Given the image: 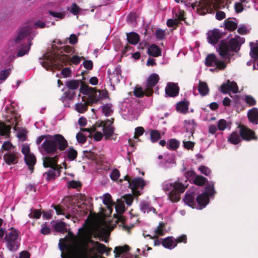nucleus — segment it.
Returning <instances> with one entry per match:
<instances>
[{
	"instance_id": "1",
	"label": "nucleus",
	"mask_w": 258,
	"mask_h": 258,
	"mask_svg": "<svg viewBox=\"0 0 258 258\" xmlns=\"http://www.w3.org/2000/svg\"><path fill=\"white\" fill-rule=\"evenodd\" d=\"M43 58H40V63L46 70H60L64 65H67L69 61L77 65L81 61L78 55H74L71 59L69 55L54 53L52 55L44 54Z\"/></svg>"
},
{
	"instance_id": "2",
	"label": "nucleus",
	"mask_w": 258,
	"mask_h": 258,
	"mask_svg": "<svg viewBox=\"0 0 258 258\" xmlns=\"http://www.w3.org/2000/svg\"><path fill=\"white\" fill-rule=\"evenodd\" d=\"M68 147V141L60 134L49 136V138L45 140L41 145L44 151L49 155L57 153V150L64 151Z\"/></svg>"
},
{
	"instance_id": "3",
	"label": "nucleus",
	"mask_w": 258,
	"mask_h": 258,
	"mask_svg": "<svg viewBox=\"0 0 258 258\" xmlns=\"http://www.w3.org/2000/svg\"><path fill=\"white\" fill-rule=\"evenodd\" d=\"M186 187L182 183L175 181L173 183H167L163 186V190L169 191L168 198L173 203L178 202L180 199V194L183 193Z\"/></svg>"
},
{
	"instance_id": "4",
	"label": "nucleus",
	"mask_w": 258,
	"mask_h": 258,
	"mask_svg": "<svg viewBox=\"0 0 258 258\" xmlns=\"http://www.w3.org/2000/svg\"><path fill=\"white\" fill-rule=\"evenodd\" d=\"M240 48V44L237 39L231 38L229 41L224 39L218 45V52L223 58H226L229 51L237 52Z\"/></svg>"
},
{
	"instance_id": "5",
	"label": "nucleus",
	"mask_w": 258,
	"mask_h": 258,
	"mask_svg": "<svg viewBox=\"0 0 258 258\" xmlns=\"http://www.w3.org/2000/svg\"><path fill=\"white\" fill-rule=\"evenodd\" d=\"M20 232L19 230L11 229V230L6 233L5 240L6 242V247L10 251L17 250L19 246L20 242L19 240V235Z\"/></svg>"
},
{
	"instance_id": "6",
	"label": "nucleus",
	"mask_w": 258,
	"mask_h": 258,
	"mask_svg": "<svg viewBox=\"0 0 258 258\" xmlns=\"http://www.w3.org/2000/svg\"><path fill=\"white\" fill-rule=\"evenodd\" d=\"M79 232L81 231L83 232L82 238L84 241V246L83 248V256H80L77 255L75 252L73 251H68L67 253H61V257L62 258H88V245L89 243V236L91 235V233L87 232L82 228H80Z\"/></svg>"
},
{
	"instance_id": "7",
	"label": "nucleus",
	"mask_w": 258,
	"mask_h": 258,
	"mask_svg": "<svg viewBox=\"0 0 258 258\" xmlns=\"http://www.w3.org/2000/svg\"><path fill=\"white\" fill-rule=\"evenodd\" d=\"M80 92L82 94L88 96L87 101L89 104L91 105L97 103L100 99L99 95L97 94L98 90L96 88L91 87L84 83L81 84Z\"/></svg>"
},
{
	"instance_id": "8",
	"label": "nucleus",
	"mask_w": 258,
	"mask_h": 258,
	"mask_svg": "<svg viewBox=\"0 0 258 258\" xmlns=\"http://www.w3.org/2000/svg\"><path fill=\"white\" fill-rule=\"evenodd\" d=\"M6 122L9 123V124L7 125L5 122H0V135L1 136H9L10 134L12 125H15L14 129L15 131L17 130V126L19 122V117L14 113L11 118L6 119Z\"/></svg>"
},
{
	"instance_id": "9",
	"label": "nucleus",
	"mask_w": 258,
	"mask_h": 258,
	"mask_svg": "<svg viewBox=\"0 0 258 258\" xmlns=\"http://www.w3.org/2000/svg\"><path fill=\"white\" fill-rule=\"evenodd\" d=\"M160 78L158 74L152 73L148 78L146 82V96L150 97L154 93L153 88L157 84Z\"/></svg>"
},
{
	"instance_id": "10",
	"label": "nucleus",
	"mask_w": 258,
	"mask_h": 258,
	"mask_svg": "<svg viewBox=\"0 0 258 258\" xmlns=\"http://www.w3.org/2000/svg\"><path fill=\"white\" fill-rule=\"evenodd\" d=\"M145 185V182L144 179L141 177H138L132 179L128 187L132 190L133 194L136 197H138L141 195V192L138 189L139 188L143 189Z\"/></svg>"
},
{
	"instance_id": "11",
	"label": "nucleus",
	"mask_w": 258,
	"mask_h": 258,
	"mask_svg": "<svg viewBox=\"0 0 258 258\" xmlns=\"http://www.w3.org/2000/svg\"><path fill=\"white\" fill-rule=\"evenodd\" d=\"M239 134L242 139L246 141H256L258 139L254 131L244 125L240 126Z\"/></svg>"
},
{
	"instance_id": "12",
	"label": "nucleus",
	"mask_w": 258,
	"mask_h": 258,
	"mask_svg": "<svg viewBox=\"0 0 258 258\" xmlns=\"http://www.w3.org/2000/svg\"><path fill=\"white\" fill-rule=\"evenodd\" d=\"M58 156L56 155L53 157L45 156L43 157V166L45 168L61 169L60 165L57 164Z\"/></svg>"
},
{
	"instance_id": "13",
	"label": "nucleus",
	"mask_w": 258,
	"mask_h": 258,
	"mask_svg": "<svg viewBox=\"0 0 258 258\" xmlns=\"http://www.w3.org/2000/svg\"><path fill=\"white\" fill-rule=\"evenodd\" d=\"M166 94L169 97H174L179 94V88L174 83H168L165 89Z\"/></svg>"
},
{
	"instance_id": "14",
	"label": "nucleus",
	"mask_w": 258,
	"mask_h": 258,
	"mask_svg": "<svg viewBox=\"0 0 258 258\" xmlns=\"http://www.w3.org/2000/svg\"><path fill=\"white\" fill-rule=\"evenodd\" d=\"M222 36V33L218 29H214L208 33L207 39L209 43L212 44L217 43Z\"/></svg>"
},
{
	"instance_id": "15",
	"label": "nucleus",
	"mask_w": 258,
	"mask_h": 258,
	"mask_svg": "<svg viewBox=\"0 0 258 258\" xmlns=\"http://www.w3.org/2000/svg\"><path fill=\"white\" fill-rule=\"evenodd\" d=\"M60 169H61L57 168H50L47 172L43 173V176L45 178L47 181L54 180L56 176V173L58 176H59Z\"/></svg>"
},
{
	"instance_id": "16",
	"label": "nucleus",
	"mask_w": 258,
	"mask_h": 258,
	"mask_svg": "<svg viewBox=\"0 0 258 258\" xmlns=\"http://www.w3.org/2000/svg\"><path fill=\"white\" fill-rule=\"evenodd\" d=\"M100 125L103 126V134L106 140H108L112 136L114 132V128L111 124L107 125L104 122L102 121Z\"/></svg>"
},
{
	"instance_id": "17",
	"label": "nucleus",
	"mask_w": 258,
	"mask_h": 258,
	"mask_svg": "<svg viewBox=\"0 0 258 258\" xmlns=\"http://www.w3.org/2000/svg\"><path fill=\"white\" fill-rule=\"evenodd\" d=\"M247 117L250 122L253 124H258V109L253 107L247 112Z\"/></svg>"
},
{
	"instance_id": "18",
	"label": "nucleus",
	"mask_w": 258,
	"mask_h": 258,
	"mask_svg": "<svg viewBox=\"0 0 258 258\" xmlns=\"http://www.w3.org/2000/svg\"><path fill=\"white\" fill-rule=\"evenodd\" d=\"M213 2L211 0H203L202 2L199 3V9L203 11L204 14L207 13H211L212 11V6Z\"/></svg>"
},
{
	"instance_id": "19",
	"label": "nucleus",
	"mask_w": 258,
	"mask_h": 258,
	"mask_svg": "<svg viewBox=\"0 0 258 258\" xmlns=\"http://www.w3.org/2000/svg\"><path fill=\"white\" fill-rule=\"evenodd\" d=\"M4 160L8 165L16 164L18 162V158L14 153L9 152L4 155Z\"/></svg>"
},
{
	"instance_id": "20",
	"label": "nucleus",
	"mask_w": 258,
	"mask_h": 258,
	"mask_svg": "<svg viewBox=\"0 0 258 258\" xmlns=\"http://www.w3.org/2000/svg\"><path fill=\"white\" fill-rule=\"evenodd\" d=\"M30 34V29L25 27L22 28L19 31L17 36L14 39L15 43L18 44L25 37Z\"/></svg>"
},
{
	"instance_id": "21",
	"label": "nucleus",
	"mask_w": 258,
	"mask_h": 258,
	"mask_svg": "<svg viewBox=\"0 0 258 258\" xmlns=\"http://www.w3.org/2000/svg\"><path fill=\"white\" fill-rule=\"evenodd\" d=\"M162 245L166 248L172 249L176 246L175 238L172 236H168L162 239Z\"/></svg>"
},
{
	"instance_id": "22",
	"label": "nucleus",
	"mask_w": 258,
	"mask_h": 258,
	"mask_svg": "<svg viewBox=\"0 0 258 258\" xmlns=\"http://www.w3.org/2000/svg\"><path fill=\"white\" fill-rule=\"evenodd\" d=\"M196 201L198 205L200 206V209H202V208H205L208 204L209 202V198L207 194L202 193L197 196Z\"/></svg>"
},
{
	"instance_id": "23",
	"label": "nucleus",
	"mask_w": 258,
	"mask_h": 258,
	"mask_svg": "<svg viewBox=\"0 0 258 258\" xmlns=\"http://www.w3.org/2000/svg\"><path fill=\"white\" fill-rule=\"evenodd\" d=\"M24 161L31 173L33 172L34 166L36 162V157L33 154L27 155L24 157Z\"/></svg>"
},
{
	"instance_id": "24",
	"label": "nucleus",
	"mask_w": 258,
	"mask_h": 258,
	"mask_svg": "<svg viewBox=\"0 0 258 258\" xmlns=\"http://www.w3.org/2000/svg\"><path fill=\"white\" fill-rule=\"evenodd\" d=\"M126 38L127 42L132 45L138 44L140 39L139 35L134 32L126 33Z\"/></svg>"
},
{
	"instance_id": "25",
	"label": "nucleus",
	"mask_w": 258,
	"mask_h": 258,
	"mask_svg": "<svg viewBox=\"0 0 258 258\" xmlns=\"http://www.w3.org/2000/svg\"><path fill=\"white\" fill-rule=\"evenodd\" d=\"M148 53L150 56L158 57L161 55V49L156 44H153L148 48Z\"/></svg>"
},
{
	"instance_id": "26",
	"label": "nucleus",
	"mask_w": 258,
	"mask_h": 258,
	"mask_svg": "<svg viewBox=\"0 0 258 258\" xmlns=\"http://www.w3.org/2000/svg\"><path fill=\"white\" fill-rule=\"evenodd\" d=\"M64 154L69 161H74L77 157L78 152L71 147L64 151Z\"/></svg>"
},
{
	"instance_id": "27",
	"label": "nucleus",
	"mask_w": 258,
	"mask_h": 258,
	"mask_svg": "<svg viewBox=\"0 0 258 258\" xmlns=\"http://www.w3.org/2000/svg\"><path fill=\"white\" fill-rule=\"evenodd\" d=\"M189 102L187 101H182L176 104V108L180 113L185 114L188 109Z\"/></svg>"
},
{
	"instance_id": "28",
	"label": "nucleus",
	"mask_w": 258,
	"mask_h": 258,
	"mask_svg": "<svg viewBox=\"0 0 258 258\" xmlns=\"http://www.w3.org/2000/svg\"><path fill=\"white\" fill-rule=\"evenodd\" d=\"M198 91L203 96L208 95L209 93V88L207 84L205 82L200 81L198 85Z\"/></svg>"
},
{
	"instance_id": "29",
	"label": "nucleus",
	"mask_w": 258,
	"mask_h": 258,
	"mask_svg": "<svg viewBox=\"0 0 258 258\" xmlns=\"http://www.w3.org/2000/svg\"><path fill=\"white\" fill-rule=\"evenodd\" d=\"M140 209L144 213H149L152 211L154 213H157L156 209L152 207L149 203L145 201L142 202L140 204Z\"/></svg>"
},
{
	"instance_id": "30",
	"label": "nucleus",
	"mask_w": 258,
	"mask_h": 258,
	"mask_svg": "<svg viewBox=\"0 0 258 258\" xmlns=\"http://www.w3.org/2000/svg\"><path fill=\"white\" fill-rule=\"evenodd\" d=\"M240 134L236 132H232L228 138V141L233 145H237L241 142Z\"/></svg>"
},
{
	"instance_id": "31",
	"label": "nucleus",
	"mask_w": 258,
	"mask_h": 258,
	"mask_svg": "<svg viewBox=\"0 0 258 258\" xmlns=\"http://www.w3.org/2000/svg\"><path fill=\"white\" fill-rule=\"evenodd\" d=\"M218 58L216 56L213 54H209L205 59V65L207 67H213L215 66Z\"/></svg>"
},
{
	"instance_id": "32",
	"label": "nucleus",
	"mask_w": 258,
	"mask_h": 258,
	"mask_svg": "<svg viewBox=\"0 0 258 258\" xmlns=\"http://www.w3.org/2000/svg\"><path fill=\"white\" fill-rule=\"evenodd\" d=\"M197 124L194 120H188L184 121V127L187 132H189L192 135L195 132Z\"/></svg>"
},
{
	"instance_id": "33",
	"label": "nucleus",
	"mask_w": 258,
	"mask_h": 258,
	"mask_svg": "<svg viewBox=\"0 0 258 258\" xmlns=\"http://www.w3.org/2000/svg\"><path fill=\"white\" fill-rule=\"evenodd\" d=\"M125 221L126 218L124 216L122 215L117 216V221L123 224V229L129 233L130 230L134 227L135 225L134 224H131L130 225L125 224Z\"/></svg>"
},
{
	"instance_id": "34",
	"label": "nucleus",
	"mask_w": 258,
	"mask_h": 258,
	"mask_svg": "<svg viewBox=\"0 0 258 258\" xmlns=\"http://www.w3.org/2000/svg\"><path fill=\"white\" fill-rule=\"evenodd\" d=\"M224 26L225 29L229 31H233L237 29V23L230 19H227L224 21Z\"/></svg>"
},
{
	"instance_id": "35",
	"label": "nucleus",
	"mask_w": 258,
	"mask_h": 258,
	"mask_svg": "<svg viewBox=\"0 0 258 258\" xmlns=\"http://www.w3.org/2000/svg\"><path fill=\"white\" fill-rule=\"evenodd\" d=\"M183 201L188 206L192 208L194 207V206L195 205V197L192 193L188 194L187 192H186Z\"/></svg>"
},
{
	"instance_id": "36",
	"label": "nucleus",
	"mask_w": 258,
	"mask_h": 258,
	"mask_svg": "<svg viewBox=\"0 0 258 258\" xmlns=\"http://www.w3.org/2000/svg\"><path fill=\"white\" fill-rule=\"evenodd\" d=\"M106 250V246L103 243H98L95 246H94L92 248L90 249V252H94L96 251L99 254H102L105 253Z\"/></svg>"
},
{
	"instance_id": "37",
	"label": "nucleus",
	"mask_w": 258,
	"mask_h": 258,
	"mask_svg": "<svg viewBox=\"0 0 258 258\" xmlns=\"http://www.w3.org/2000/svg\"><path fill=\"white\" fill-rule=\"evenodd\" d=\"M103 203L104 205H106L107 209L110 210V211H112L114 203L112 201L111 196L109 194H105L104 195Z\"/></svg>"
},
{
	"instance_id": "38",
	"label": "nucleus",
	"mask_w": 258,
	"mask_h": 258,
	"mask_svg": "<svg viewBox=\"0 0 258 258\" xmlns=\"http://www.w3.org/2000/svg\"><path fill=\"white\" fill-rule=\"evenodd\" d=\"M130 247L128 245L116 246L114 248V252L115 253V257H119L121 254L128 251Z\"/></svg>"
},
{
	"instance_id": "39",
	"label": "nucleus",
	"mask_w": 258,
	"mask_h": 258,
	"mask_svg": "<svg viewBox=\"0 0 258 258\" xmlns=\"http://www.w3.org/2000/svg\"><path fill=\"white\" fill-rule=\"evenodd\" d=\"M179 142L178 141L175 139H171L168 141L166 147L168 149L174 151L179 147Z\"/></svg>"
},
{
	"instance_id": "40",
	"label": "nucleus",
	"mask_w": 258,
	"mask_h": 258,
	"mask_svg": "<svg viewBox=\"0 0 258 258\" xmlns=\"http://www.w3.org/2000/svg\"><path fill=\"white\" fill-rule=\"evenodd\" d=\"M31 44L32 43L31 41H30L29 45H22L21 47L18 51L17 56L21 57L27 54L30 50Z\"/></svg>"
},
{
	"instance_id": "41",
	"label": "nucleus",
	"mask_w": 258,
	"mask_h": 258,
	"mask_svg": "<svg viewBox=\"0 0 258 258\" xmlns=\"http://www.w3.org/2000/svg\"><path fill=\"white\" fill-rule=\"evenodd\" d=\"M89 105H92L91 104H89L87 101L86 102L82 103H77L75 106L76 110L80 113H83L88 110V106Z\"/></svg>"
},
{
	"instance_id": "42",
	"label": "nucleus",
	"mask_w": 258,
	"mask_h": 258,
	"mask_svg": "<svg viewBox=\"0 0 258 258\" xmlns=\"http://www.w3.org/2000/svg\"><path fill=\"white\" fill-rule=\"evenodd\" d=\"M80 83H81L82 84L84 83L81 81L73 80L67 82L66 85L69 89L73 90L77 89L79 87Z\"/></svg>"
},
{
	"instance_id": "43",
	"label": "nucleus",
	"mask_w": 258,
	"mask_h": 258,
	"mask_svg": "<svg viewBox=\"0 0 258 258\" xmlns=\"http://www.w3.org/2000/svg\"><path fill=\"white\" fill-rule=\"evenodd\" d=\"M208 181L207 178L204 177L202 175H197L196 176L194 183L198 186H203Z\"/></svg>"
},
{
	"instance_id": "44",
	"label": "nucleus",
	"mask_w": 258,
	"mask_h": 258,
	"mask_svg": "<svg viewBox=\"0 0 258 258\" xmlns=\"http://www.w3.org/2000/svg\"><path fill=\"white\" fill-rule=\"evenodd\" d=\"M161 138V135L158 130H153L151 131L150 140L152 143L157 142Z\"/></svg>"
},
{
	"instance_id": "45",
	"label": "nucleus",
	"mask_w": 258,
	"mask_h": 258,
	"mask_svg": "<svg viewBox=\"0 0 258 258\" xmlns=\"http://www.w3.org/2000/svg\"><path fill=\"white\" fill-rule=\"evenodd\" d=\"M134 95L138 98H142L144 95L146 96V88L143 90L142 87L136 86L134 90Z\"/></svg>"
},
{
	"instance_id": "46",
	"label": "nucleus",
	"mask_w": 258,
	"mask_h": 258,
	"mask_svg": "<svg viewBox=\"0 0 258 258\" xmlns=\"http://www.w3.org/2000/svg\"><path fill=\"white\" fill-rule=\"evenodd\" d=\"M166 224L163 222H160L158 227L155 230V233L157 236H163L164 235V228L165 227Z\"/></svg>"
},
{
	"instance_id": "47",
	"label": "nucleus",
	"mask_w": 258,
	"mask_h": 258,
	"mask_svg": "<svg viewBox=\"0 0 258 258\" xmlns=\"http://www.w3.org/2000/svg\"><path fill=\"white\" fill-rule=\"evenodd\" d=\"M111 104L109 103L102 106V112L105 116H108L113 112V110L111 109Z\"/></svg>"
},
{
	"instance_id": "48",
	"label": "nucleus",
	"mask_w": 258,
	"mask_h": 258,
	"mask_svg": "<svg viewBox=\"0 0 258 258\" xmlns=\"http://www.w3.org/2000/svg\"><path fill=\"white\" fill-rule=\"evenodd\" d=\"M54 228L55 230L57 232H63L64 231H67L66 224L63 222H57L54 225Z\"/></svg>"
},
{
	"instance_id": "49",
	"label": "nucleus",
	"mask_w": 258,
	"mask_h": 258,
	"mask_svg": "<svg viewBox=\"0 0 258 258\" xmlns=\"http://www.w3.org/2000/svg\"><path fill=\"white\" fill-rule=\"evenodd\" d=\"M156 38L160 40H162L165 37V30L160 28L157 29L155 32Z\"/></svg>"
},
{
	"instance_id": "50",
	"label": "nucleus",
	"mask_w": 258,
	"mask_h": 258,
	"mask_svg": "<svg viewBox=\"0 0 258 258\" xmlns=\"http://www.w3.org/2000/svg\"><path fill=\"white\" fill-rule=\"evenodd\" d=\"M83 154L84 156L88 159H90L91 160H95L97 158V155L91 151H84Z\"/></svg>"
},
{
	"instance_id": "51",
	"label": "nucleus",
	"mask_w": 258,
	"mask_h": 258,
	"mask_svg": "<svg viewBox=\"0 0 258 258\" xmlns=\"http://www.w3.org/2000/svg\"><path fill=\"white\" fill-rule=\"evenodd\" d=\"M216 191L214 189V184H209L206 185L205 187V194H207L208 197L212 196L215 194Z\"/></svg>"
},
{
	"instance_id": "52",
	"label": "nucleus",
	"mask_w": 258,
	"mask_h": 258,
	"mask_svg": "<svg viewBox=\"0 0 258 258\" xmlns=\"http://www.w3.org/2000/svg\"><path fill=\"white\" fill-rule=\"evenodd\" d=\"M228 126L227 121L224 119H220L217 122V128L220 131H224Z\"/></svg>"
},
{
	"instance_id": "53",
	"label": "nucleus",
	"mask_w": 258,
	"mask_h": 258,
	"mask_svg": "<svg viewBox=\"0 0 258 258\" xmlns=\"http://www.w3.org/2000/svg\"><path fill=\"white\" fill-rule=\"evenodd\" d=\"M31 213L29 214V217L31 218L39 219L41 215V213L40 210L37 209L33 210L31 209Z\"/></svg>"
},
{
	"instance_id": "54",
	"label": "nucleus",
	"mask_w": 258,
	"mask_h": 258,
	"mask_svg": "<svg viewBox=\"0 0 258 258\" xmlns=\"http://www.w3.org/2000/svg\"><path fill=\"white\" fill-rule=\"evenodd\" d=\"M229 83L230 81L228 80L226 83H223L220 86V91L224 94H227L230 91Z\"/></svg>"
},
{
	"instance_id": "55",
	"label": "nucleus",
	"mask_w": 258,
	"mask_h": 258,
	"mask_svg": "<svg viewBox=\"0 0 258 258\" xmlns=\"http://www.w3.org/2000/svg\"><path fill=\"white\" fill-rule=\"evenodd\" d=\"M75 95V92L69 89L63 93L62 97L65 99L72 100L74 99Z\"/></svg>"
},
{
	"instance_id": "56",
	"label": "nucleus",
	"mask_w": 258,
	"mask_h": 258,
	"mask_svg": "<svg viewBox=\"0 0 258 258\" xmlns=\"http://www.w3.org/2000/svg\"><path fill=\"white\" fill-rule=\"evenodd\" d=\"M245 102L249 106H254L256 104L255 99L251 95H246L245 97Z\"/></svg>"
},
{
	"instance_id": "57",
	"label": "nucleus",
	"mask_w": 258,
	"mask_h": 258,
	"mask_svg": "<svg viewBox=\"0 0 258 258\" xmlns=\"http://www.w3.org/2000/svg\"><path fill=\"white\" fill-rule=\"evenodd\" d=\"M120 176L119 171L117 169H114L110 174V178L114 181H116Z\"/></svg>"
},
{
	"instance_id": "58",
	"label": "nucleus",
	"mask_w": 258,
	"mask_h": 258,
	"mask_svg": "<svg viewBox=\"0 0 258 258\" xmlns=\"http://www.w3.org/2000/svg\"><path fill=\"white\" fill-rule=\"evenodd\" d=\"M11 69H8L0 72V80H5L10 74Z\"/></svg>"
},
{
	"instance_id": "59",
	"label": "nucleus",
	"mask_w": 258,
	"mask_h": 258,
	"mask_svg": "<svg viewBox=\"0 0 258 258\" xmlns=\"http://www.w3.org/2000/svg\"><path fill=\"white\" fill-rule=\"evenodd\" d=\"M199 170L201 173L204 174L206 176H209L211 172V170L208 167L204 165L200 166L199 167Z\"/></svg>"
},
{
	"instance_id": "60",
	"label": "nucleus",
	"mask_w": 258,
	"mask_h": 258,
	"mask_svg": "<svg viewBox=\"0 0 258 258\" xmlns=\"http://www.w3.org/2000/svg\"><path fill=\"white\" fill-rule=\"evenodd\" d=\"M250 55L254 59H257L258 58V46L253 47L251 48Z\"/></svg>"
},
{
	"instance_id": "61",
	"label": "nucleus",
	"mask_w": 258,
	"mask_h": 258,
	"mask_svg": "<svg viewBox=\"0 0 258 258\" xmlns=\"http://www.w3.org/2000/svg\"><path fill=\"white\" fill-rule=\"evenodd\" d=\"M179 24V22H178L177 20L169 19L167 20L166 24L169 27H173L174 26H177Z\"/></svg>"
},
{
	"instance_id": "62",
	"label": "nucleus",
	"mask_w": 258,
	"mask_h": 258,
	"mask_svg": "<svg viewBox=\"0 0 258 258\" xmlns=\"http://www.w3.org/2000/svg\"><path fill=\"white\" fill-rule=\"evenodd\" d=\"M80 8L76 4L73 3L72 5L71 9L70 12L74 15H77L79 14L80 11Z\"/></svg>"
},
{
	"instance_id": "63",
	"label": "nucleus",
	"mask_w": 258,
	"mask_h": 258,
	"mask_svg": "<svg viewBox=\"0 0 258 258\" xmlns=\"http://www.w3.org/2000/svg\"><path fill=\"white\" fill-rule=\"evenodd\" d=\"M145 132L144 128L142 126L137 127L135 129L134 138L138 139L139 136H142Z\"/></svg>"
},
{
	"instance_id": "64",
	"label": "nucleus",
	"mask_w": 258,
	"mask_h": 258,
	"mask_svg": "<svg viewBox=\"0 0 258 258\" xmlns=\"http://www.w3.org/2000/svg\"><path fill=\"white\" fill-rule=\"evenodd\" d=\"M76 139H77V141L79 143H81V144L85 143L87 141L86 137L82 133H78L76 135Z\"/></svg>"
}]
</instances>
